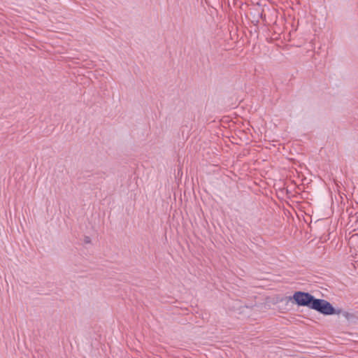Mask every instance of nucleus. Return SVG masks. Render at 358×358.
<instances>
[{
	"mask_svg": "<svg viewBox=\"0 0 358 358\" xmlns=\"http://www.w3.org/2000/svg\"><path fill=\"white\" fill-rule=\"evenodd\" d=\"M84 242H85V243H90L91 238L89 236H85Z\"/></svg>",
	"mask_w": 358,
	"mask_h": 358,
	"instance_id": "obj_3",
	"label": "nucleus"
},
{
	"mask_svg": "<svg viewBox=\"0 0 358 358\" xmlns=\"http://www.w3.org/2000/svg\"><path fill=\"white\" fill-rule=\"evenodd\" d=\"M341 312L338 313H342L343 316L350 322L355 323L358 320V317L352 313H349L347 311H343L341 309H339Z\"/></svg>",
	"mask_w": 358,
	"mask_h": 358,
	"instance_id": "obj_2",
	"label": "nucleus"
},
{
	"mask_svg": "<svg viewBox=\"0 0 358 358\" xmlns=\"http://www.w3.org/2000/svg\"><path fill=\"white\" fill-rule=\"evenodd\" d=\"M289 301L298 306L308 307L324 315H336L341 312L340 310H336L329 301L324 299H316L313 295L306 292H295L292 296L289 297Z\"/></svg>",
	"mask_w": 358,
	"mask_h": 358,
	"instance_id": "obj_1",
	"label": "nucleus"
}]
</instances>
